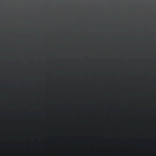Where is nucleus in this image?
I'll return each instance as SVG.
<instances>
[{"instance_id":"1","label":"nucleus","mask_w":156,"mask_h":156,"mask_svg":"<svg viewBox=\"0 0 156 156\" xmlns=\"http://www.w3.org/2000/svg\"><path fill=\"white\" fill-rule=\"evenodd\" d=\"M102 98H98V100H99V101H102Z\"/></svg>"},{"instance_id":"2","label":"nucleus","mask_w":156,"mask_h":156,"mask_svg":"<svg viewBox=\"0 0 156 156\" xmlns=\"http://www.w3.org/2000/svg\"><path fill=\"white\" fill-rule=\"evenodd\" d=\"M47 100L48 101H49V100H51V99L50 98H47Z\"/></svg>"},{"instance_id":"3","label":"nucleus","mask_w":156,"mask_h":156,"mask_svg":"<svg viewBox=\"0 0 156 156\" xmlns=\"http://www.w3.org/2000/svg\"><path fill=\"white\" fill-rule=\"evenodd\" d=\"M77 99H81L82 98H77Z\"/></svg>"},{"instance_id":"4","label":"nucleus","mask_w":156,"mask_h":156,"mask_svg":"<svg viewBox=\"0 0 156 156\" xmlns=\"http://www.w3.org/2000/svg\"><path fill=\"white\" fill-rule=\"evenodd\" d=\"M68 99H72V98H68Z\"/></svg>"}]
</instances>
